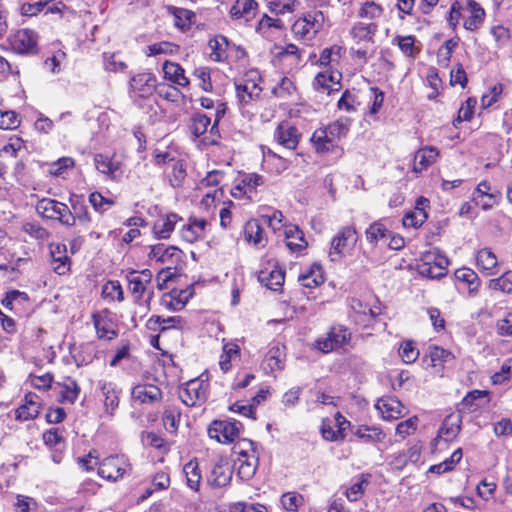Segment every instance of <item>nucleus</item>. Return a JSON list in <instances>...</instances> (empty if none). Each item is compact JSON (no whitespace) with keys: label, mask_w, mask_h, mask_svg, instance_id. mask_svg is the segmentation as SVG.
Here are the masks:
<instances>
[{"label":"nucleus","mask_w":512,"mask_h":512,"mask_svg":"<svg viewBox=\"0 0 512 512\" xmlns=\"http://www.w3.org/2000/svg\"><path fill=\"white\" fill-rule=\"evenodd\" d=\"M102 296L106 299L114 300L115 298L121 302L124 300V293L119 281H108L102 287Z\"/></svg>","instance_id":"54"},{"label":"nucleus","mask_w":512,"mask_h":512,"mask_svg":"<svg viewBox=\"0 0 512 512\" xmlns=\"http://www.w3.org/2000/svg\"><path fill=\"white\" fill-rule=\"evenodd\" d=\"M183 473L187 479V485L197 491L199 489L200 481H201V471L199 468V464L196 459L190 460L183 467Z\"/></svg>","instance_id":"35"},{"label":"nucleus","mask_w":512,"mask_h":512,"mask_svg":"<svg viewBox=\"0 0 512 512\" xmlns=\"http://www.w3.org/2000/svg\"><path fill=\"white\" fill-rule=\"evenodd\" d=\"M301 285L307 288H314L321 285L324 282V276L322 266L314 263L309 271L299 276Z\"/></svg>","instance_id":"32"},{"label":"nucleus","mask_w":512,"mask_h":512,"mask_svg":"<svg viewBox=\"0 0 512 512\" xmlns=\"http://www.w3.org/2000/svg\"><path fill=\"white\" fill-rule=\"evenodd\" d=\"M94 162L99 172L109 175L114 180H118L123 174L120 164L111 161L109 157L103 154H97L94 158Z\"/></svg>","instance_id":"25"},{"label":"nucleus","mask_w":512,"mask_h":512,"mask_svg":"<svg viewBox=\"0 0 512 512\" xmlns=\"http://www.w3.org/2000/svg\"><path fill=\"white\" fill-rule=\"evenodd\" d=\"M369 477L370 475L362 474L359 481L347 489L346 496L349 501L355 502L361 498V496L364 494L365 486H367L369 483Z\"/></svg>","instance_id":"53"},{"label":"nucleus","mask_w":512,"mask_h":512,"mask_svg":"<svg viewBox=\"0 0 512 512\" xmlns=\"http://www.w3.org/2000/svg\"><path fill=\"white\" fill-rule=\"evenodd\" d=\"M93 322L99 339L112 340L117 336L111 319L94 314Z\"/></svg>","instance_id":"31"},{"label":"nucleus","mask_w":512,"mask_h":512,"mask_svg":"<svg viewBox=\"0 0 512 512\" xmlns=\"http://www.w3.org/2000/svg\"><path fill=\"white\" fill-rule=\"evenodd\" d=\"M311 142L317 153L333 152L338 146L337 141L331 137L324 127L314 131Z\"/></svg>","instance_id":"22"},{"label":"nucleus","mask_w":512,"mask_h":512,"mask_svg":"<svg viewBox=\"0 0 512 512\" xmlns=\"http://www.w3.org/2000/svg\"><path fill=\"white\" fill-rule=\"evenodd\" d=\"M429 200L423 196L417 198L413 210L406 212L402 219L404 227L419 228L428 218L427 208H429Z\"/></svg>","instance_id":"10"},{"label":"nucleus","mask_w":512,"mask_h":512,"mask_svg":"<svg viewBox=\"0 0 512 512\" xmlns=\"http://www.w3.org/2000/svg\"><path fill=\"white\" fill-rule=\"evenodd\" d=\"M399 356L404 363L411 364L419 357V350L415 347L413 341H405L399 348Z\"/></svg>","instance_id":"57"},{"label":"nucleus","mask_w":512,"mask_h":512,"mask_svg":"<svg viewBox=\"0 0 512 512\" xmlns=\"http://www.w3.org/2000/svg\"><path fill=\"white\" fill-rule=\"evenodd\" d=\"M238 461L240 464L237 468V476L242 480L251 479L256 472L258 459L253 457V459L250 460L246 453H241V457Z\"/></svg>","instance_id":"36"},{"label":"nucleus","mask_w":512,"mask_h":512,"mask_svg":"<svg viewBox=\"0 0 512 512\" xmlns=\"http://www.w3.org/2000/svg\"><path fill=\"white\" fill-rule=\"evenodd\" d=\"M378 25L376 23L365 24L357 22L353 25L350 33L357 44L373 43V37L377 32Z\"/></svg>","instance_id":"24"},{"label":"nucleus","mask_w":512,"mask_h":512,"mask_svg":"<svg viewBox=\"0 0 512 512\" xmlns=\"http://www.w3.org/2000/svg\"><path fill=\"white\" fill-rule=\"evenodd\" d=\"M172 171L168 173V180L174 189L181 188L186 178V168L182 160L173 161Z\"/></svg>","instance_id":"41"},{"label":"nucleus","mask_w":512,"mask_h":512,"mask_svg":"<svg viewBox=\"0 0 512 512\" xmlns=\"http://www.w3.org/2000/svg\"><path fill=\"white\" fill-rule=\"evenodd\" d=\"M264 183L263 176L257 174V173H240L239 179L236 183V189L242 190V189H256L257 187L261 186Z\"/></svg>","instance_id":"42"},{"label":"nucleus","mask_w":512,"mask_h":512,"mask_svg":"<svg viewBox=\"0 0 512 512\" xmlns=\"http://www.w3.org/2000/svg\"><path fill=\"white\" fill-rule=\"evenodd\" d=\"M128 466L123 456H109L99 463L98 475L107 480L117 481L123 477Z\"/></svg>","instance_id":"8"},{"label":"nucleus","mask_w":512,"mask_h":512,"mask_svg":"<svg viewBox=\"0 0 512 512\" xmlns=\"http://www.w3.org/2000/svg\"><path fill=\"white\" fill-rule=\"evenodd\" d=\"M157 80L150 72L133 75L129 81V95L134 98H148L156 89Z\"/></svg>","instance_id":"5"},{"label":"nucleus","mask_w":512,"mask_h":512,"mask_svg":"<svg viewBox=\"0 0 512 512\" xmlns=\"http://www.w3.org/2000/svg\"><path fill=\"white\" fill-rule=\"evenodd\" d=\"M274 140L283 148L288 150H295L299 144L301 133L296 126L288 121H282L276 127Z\"/></svg>","instance_id":"9"},{"label":"nucleus","mask_w":512,"mask_h":512,"mask_svg":"<svg viewBox=\"0 0 512 512\" xmlns=\"http://www.w3.org/2000/svg\"><path fill=\"white\" fill-rule=\"evenodd\" d=\"M392 42L393 44H396L402 53L408 57H415L418 53V50L415 48V37L412 35H397L393 38Z\"/></svg>","instance_id":"46"},{"label":"nucleus","mask_w":512,"mask_h":512,"mask_svg":"<svg viewBox=\"0 0 512 512\" xmlns=\"http://www.w3.org/2000/svg\"><path fill=\"white\" fill-rule=\"evenodd\" d=\"M476 104H477V100L475 98H472V97L468 98L465 101V103H463L462 106L460 107V109L458 111V116L453 121V125L455 127H457V125L459 123H461L462 121L471 120L473 113H474V109L476 107Z\"/></svg>","instance_id":"55"},{"label":"nucleus","mask_w":512,"mask_h":512,"mask_svg":"<svg viewBox=\"0 0 512 512\" xmlns=\"http://www.w3.org/2000/svg\"><path fill=\"white\" fill-rule=\"evenodd\" d=\"M50 254L54 263H57L54 266L53 270L58 275H64L70 267V258L67 255V249L65 244L57 243L50 245Z\"/></svg>","instance_id":"21"},{"label":"nucleus","mask_w":512,"mask_h":512,"mask_svg":"<svg viewBox=\"0 0 512 512\" xmlns=\"http://www.w3.org/2000/svg\"><path fill=\"white\" fill-rule=\"evenodd\" d=\"M461 422L462 418L460 414H450L446 416L439 429L438 436H444L446 441L455 439L460 432Z\"/></svg>","instance_id":"27"},{"label":"nucleus","mask_w":512,"mask_h":512,"mask_svg":"<svg viewBox=\"0 0 512 512\" xmlns=\"http://www.w3.org/2000/svg\"><path fill=\"white\" fill-rule=\"evenodd\" d=\"M180 400L188 407L196 406L207 399L204 381L193 379L186 382L178 391Z\"/></svg>","instance_id":"7"},{"label":"nucleus","mask_w":512,"mask_h":512,"mask_svg":"<svg viewBox=\"0 0 512 512\" xmlns=\"http://www.w3.org/2000/svg\"><path fill=\"white\" fill-rule=\"evenodd\" d=\"M427 356L430 358L431 366L436 367L454 359V355L440 346L431 345L428 347Z\"/></svg>","instance_id":"40"},{"label":"nucleus","mask_w":512,"mask_h":512,"mask_svg":"<svg viewBox=\"0 0 512 512\" xmlns=\"http://www.w3.org/2000/svg\"><path fill=\"white\" fill-rule=\"evenodd\" d=\"M490 288L494 290H499L502 292H511L512 291V273L506 272L501 277L496 279H491Z\"/></svg>","instance_id":"63"},{"label":"nucleus","mask_w":512,"mask_h":512,"mask_svg":"<svg viewBox=\"0 0 512 512\" xmlns=\"http://www.w3.org/2000/svg\"><path fill=\"white\" fill-rule=\"evenodd\" d=\"M38 398L35 393L29 392L26 394L25 403L16 410V419L20 421L35 419L40 413Z\"/></svg>","instance_id":"19"},{"label":"nucleus","mask_w":512,"mask_h":512,"mask_svg":"<svg viewBox=\"0 0 512 512\" xmlns=\"http://www.w3.org/2000/svg\"><path fill=\"white\" fill-rule=\"evenodd\" d=\"M191 122H192L191 127H190L191 132L196 137H199L207 131V129L211 123V120L205 114L197 113V114L193 115Z\"/></svg>","instance_id":"56"},{"label":"nucleus","mask_w":512,"mask_h":512,"mask_svg":"<svg viewBox=\"0 0 512 512\" xmlns=\"http://www.w3.org/2000/svg\"><path fill=\"white\" fill-rule=\"evenodd\" d=\"M350 340L351 333L349 330L343 325H336L331 327L327 337L315 341L314 348L322 353H329L349 343Z\"/></svg>","instance_id":"3"},{"label":"nucleus","mask_w":512,"mask_h":512,"mask_svg":"<svg viewBox=\"0 0 512 512\" xmlns=\"http://www.w3.org/2000/svg\"><path fill=\"white\" fill-rule=\"evenodd\" d=\"M261 92V88L255 82L236 84V93L240 102L247 104Z\"/></svg>","instance_id":"39"},{"label":"nucleus","mask_w":512,"mask_h":512,"mask_svg":"<svg viewBox=\"0 0 512 512\" xmlns=\"http://www.w3.org/2000/svg\"><path fill=\"white\" fill-rule=\"evenodd\" d=\"M183 323V319L179 316H173L168 318H163L161 316H152L148 324L150 325V328H152V324L155 325H163L161 327V331H166L169 328H177L180 327Z\"/></svg>","instance_id":"60"},{"label":"nucleus","mask_w":512,"mask_h":512,"mask_svg":"<svg viewBox=\"0 0 512 512\" xmlns=\"http://www.w3.org/2000/svg\"><path fill=\"white\" fill-rule=\"evenodd\" d=\"M11 49L18 54H36L38 52V34L31 29H20L9 38Z\"/></svg>","instance_id":"4"},{"label":"nucleus","mask_w":512,"mask_h":512,"mask_svg":"<svg viewBox=\"0 0 512 512\" xmlns=\"http://www.w3.org/2000/svg\"><path fill=\"white\" fill-rule=\"evenodd\" d=\"M284 280L285 272L282 269H273L269 273L262 271L259 275V281L274 291L282 287Z\"/></svg>","instance_id":"33"},{"label":"nucleus","mask_w":512,"mask_h":512,"mask_svg":"<svg viewBox=\"0 0 512 512\" xmlns=\"http://www.w3.org/2000/svg\"><path fill=\"white\" fill-rule=\"evenodd\" d=\"M258 4L254 0H237L230 9L232 18H244L246 21L253 19L257 13Z\"/></svg>","instance_id":"23"},{"label":"nucleus","mask_w":512,"mask_h":512,"mask_svg":"<svg viewBox=\"0 0 512 512\" xmlns=\"http://www.w3.org/2000/svg\"><path fill=\"white\" fill-rule=\"evenodd\" d=\"M101 392L104 396V405L106 409L114 411L119 405L118 392L115 389V385L111 382H99Z\"/></svg>","instance_id":"37"},{"label":"nucleus","mask_w":512,"mask_h":512,"mask_svg":"<svg viewBox=\"0 0 512 512\" xmlns=\"http://www.w3.org/2000/svg\"><path fill=\"white\" fill-rule=\"evenodd\" d=\"M477 263L483 270L488 271V274H493L492 270L497 266V258L490 249L484 248L478 252Z\"/></svg>","instance_id":"47"},{"label":"nucleus","mask_w":512,"mask_h":512,"mask_svg":"<svg viewBox=\"0 0 512 512\" xmlns=\"http://www.w3.org/2000/svg\"><path fill=\"white\" fill-rule=\"evenodd\" d=\"M344 50L341 46L334 45L329 48H325L319 58V63L321 66H328L332 63H336L340 60Z\"/></svg>","instance_id":"51"},{"label":"nucleus","mask_w":512,"mask_h":512,"mask_svg":"<svg viewBox=\"0 0 512 512\" xmlns=\"http://www.w3.org/2000/svg\"><path fill=\"white\" fill-rule=\"evenodd\" d=\"M264 230L258 220L251 219L244 226V238L248 243L256 247H265L266 240L263 237Z\"/></svg>","instance_id":"26"},{"label":"nucleus","mask_w":512,"mask_h":512,"mask_svg":"<svg viewBox=\"0 0 512 512\" xmlns=\"http://www.w3.org/2000/svg\"><path fill=\"white\" fill-rule=\"evenodd\" d=\"M325 16L320 10H312L303 14L292 25V32L297 39L311 42L323 28Z\"/></svg>","instance_id":"1"},{"label":"nucleus","mask_w":512,"mask_h":512,"mask_svg":"<svg viewBox=\"0 0 512 512\" xmlns=\"http://www.w3.org/2000/svg\"><path fill=\"white\" fill-rule=\"evenodd\" d=\"M17 501L14 504L16 512H36L37 511V502L34 498L25 496V495H17Z\"/></svg>","instance_id":"64"},{"label":"nucleus","mask_w":512,"mask_h":512,"mask_svg":"<svg viewBox=\"0 0 512 512\" xmlns=\"http://www.w3.org/2000/svg\"><path fill=\"white\" fill-rule=\"evenodd\" d=\"M438 156L439 151L433 146L419 149L414 156L413 172L416 174L423 172L436 161Z\"/></svg>","instance_id":"18"},{"label":"nucleus","mask_w":512,"mask_h":512,"mask_svg":"<svg viewBox=\"0 0 512 512\" xmlns=\"http://www.w3.org/2000/svg\"><path fill=\"white\" fill-rule=\"evenodd\" d=\"M104 68L108 72H123L127 69V64L125 61L119 59L118 54L116 53H104Z\"/></svg>","instance_id":"52"},{"label":"nucleus","mask_w":512,"mask_h":512,"mask_svg":"<svg viewBox=\"0 0 512 512\" xmlns=\"http://www.w3.org/2000/svg\"><path fill=\"white\" fill-rule=\"evenodd\" d=\"M355 235L356 231L354 228L349 226L342 228L332 240L331 246L334 252L339 254L348 245L349 241L355 242Z\"/></svg>","instance_id":"34"},{"label":"nucleus","mask_w":512,"mask_h":512,"mask_svg":"<svg viewBox=\"0 0 512 512\" xmlns=\"http://www.w3.org/2000/svg\"><path fill=\"white\" fill-rule=\"evenodd\" d=\"M207 224L203 218L190 217L189 222L181 229V237L189 243H194L204 237Z\"/></svg>","instance_id":"15"},{"label":"nucleus","mask_w":512,"mask_h":512,"mask_svg":"<svg viewBox=\"0 0 512 512\" xmlns=\"http://www.w3.org/2000/svg\"><path fill=\"white\" fill-rule=\"evenodd\" d=\"M75 165V161L71 157H62L55 162H52L48 165L47 172L52 176H62L66 172L67 169L73 168Z\"/></svg>","instance_id":"49"},{"label":"nucleus","mask_w":512,"mask_h":512,"mask_svg":"<svg viewBox=\"0 0 512 512\" xmlns=\"http://www.w3.org/2000/svg\"><path fill=\"white\" fill-rule=\"evenodd\" d=\"M232 478V466L227 458H219L214 464L210 475L207 477L208 483L216 488L224 487L229 484Z\"/></svg>","instance_id":"11"},{"label":"nucleus","mask_w":512,"mask_h":512,"mask_svg":"<svg viewBox=\"0 0 512 512\" xmlns=\"http://www.w3.org/2000/svg\"><path fill=\"white\" fill-rule=\"evenodd\" d=\"M464 10L463 26L466 30L476 31L484 23L486 13L482 6L475 0H468Z\"/></svg>","instance_id":"12"},{"label":"nucleus","mask_w":512,"mask_h":512,"mask_svg":"<svg viewBox=\"0 0 512 512\" xmlns=\"http://www.w3.org/2000/svg\"><path fill=\"white\" fill-rule=\"evenodd\" d=\"M172 14L174 16V24L176 27L186 30L191 25V20L195 16V14L184 8H172Z\"/></svg>","instance_id":"48"},{"label":"nucleus","mask_w":512,"mask_h":512,"mask_svg":"<svg viewBox=\"0 0 512 512\" xmlns=\"http://www.w3.org/2000/svg\"><path fill=\"white\" fill-rule=\"evenodd\" d=\"M351 121L348 118H340L329 125H327L325 130L334 138L337 142L342 137H345L349 131Z\"/></svg>","instance_id":"44"},{"label":"nucleus","mask_w":512,"mask_h":512,"mask_svg":"<svg viewBox=\"0 0 512 512\" xmlns=\"http://www.w3.org/2000/svg\"><path fill=\"white\" fill-rule=\"evenodd\" d=\"M37 212L44 218L57 219L66 225H73L75 217L68 206L52 199H41L36 205Z\"/></svg>","instance_id":"2"},{"label":"nucleus","mask_w":512,"mask_h":512,"mask_svg":"<svg viewBox=\"0 0 512 512\" xmlns=\"http://www.w3.org/2000/svg\"><path fill=\"white\" fill-rule=\"evenodd\" d=\"M282 351L279 347H271L266 355V362L270 370H281L284 367L283 359L281 358Z\"/></svg>","instance_id":"62"},{"label":"nucleus","mask_w":512,"mask_h":512,"mask_svg":"<svg viewBox=\"0 0 512 512\" xmlns=\"http://www.w3.org/2000/svg\"><path fill=\"white\" fill-rule=\"evenodd\" d=\"M286 246L293 252H299L307 247L303 232L298 226H290L284 231Z\"/></svg>","instance_id":"29"},{"label":"nucleus","mask_w":512,"mask_h":512,"mask_svg":"<svg viewBox=\"0 0 512 512\" xmlns=\"http://www.w3.org/2000/svg\"><path fill=\"white\" fill-rule=\"evenodd\" d=\"M22 231L29 234L37 240H45L49 237V232L35 222H25L22 224Z\"/></svg>","instance_id":"61"},{"label":"nucleus","mask_w":512,"mask_h":512,"mask_svg":"<svg viewBox=\"0 0 512 512\" xmlns=\"http://www.w3.org/2000/svg\"><path fill=\"white\" fill-rule=\"evenodd\" d=\"M375 407L385 419H398L403 416L404 406L396 397L380 398Z\"/></svg>","instance_id":"16"},{"label":"nucleus","mask_w":512,"mask_h":512,"mask_svg":"<svg viewBox=\"0 0 512 512\" xmlns=\"http://www.w3.org/2000/svg\"><path fill=\"white\" fill-rule=\"evenodd\" d=\"M341 73L338 71L319 72L314 79L313 86L318 91H326L330 94L338 91L340 87Z\"/></svg>","instance_id":"13"},{"label":"nucleus","mask_w":512,"mask_h":512,"mask_svg":"<svg viewBox=\"0 0 512 512\" xmlns=\"http://www.w3.org/2000/svg\"><path fill=\"white\" fill-rule=\"evenodd\" d=\"M137 272L132 270L127 275V280L129 283V289L133 295L134 302L136 304H141V300L143 298L144 293L147 290V285H145L141 280L136 277Z\"/></svg>","instance_id":"45"},{"label":"nucleus","mask_w":512,"mask_h":512,"mask_svg":"<svg viewBox=\"0 0 512 512\" xmlns=\"http://www.w3.org/2000/svg\"><path fill=\"white\" fill-rule=\"evenodd\" d=\"M241 426L242 424L236 420H214L208 429V434L220 443H231L239 436Z\"/></svg>","instance_id":"6"},{"label":"nucleus","mask_w":512,"mask_h":512,"mask_svg":"<svg viewBox=\"0 0 512 512\" xmlns=\"http://www.w3.org/2000/svg\"><path fill=\"white\" fill-rule=\"evenodd\" d=\"M149 257L154 258L161 263L170 262L171 264H174L181 260L182 251L175 246L165 247L164 244H158L151 248Z\"/></svg>","instance_id":"17"},{"label":"nucleus","mask_w":512,"mask_h":512,"mask_svg":"<svg viewBox=\"0 0 512 512\" xmlns=\"http://www.w3.org/2000/svg\"><path fill=\"white\" fill-rule=\"evenodd\" d=\"M163 73L165 79L179 86L185 87L189 84L188 78L185 76L184 69L175 62L165 61L163 63Z\"/></svg>","instance_id":"28"},{"label":"nucleus","mask_w":512,"mask_h":512,"mask_svg":"<svg viewBox=\"0 0 512 512\" xmlns=\"http://www.w3.org/2000/svg\"><path fill=\"white\" fill-rule=\"evenodd\" d=\"M132 399L142 404H152L162 398L160 388L152 384H142L133 387L131 392Z\"/></svg>","instance_id":"14"},{"label":"nucleus","mask_w":512,"mask_h":512,"mask_svg":"<svg viewBox=\"0 0 512 512\" xmlns=\"http://www.w3.org/2000/svg\"><path fill=\"white\" fill-rule=\"evenodd\" d=\"M366 238L367 240L375 244L379 239L388 238L390 236V231L382 224L381 222L372 223L366 230Z\"/></svg>","instance_id":"50"},{"label":"nucleus","mask_w":512,"mask_h":512,"mask_svg":"<svg viewBox=\"0 0 512 512\" xmlns=\"http://www.w3.org/2000/svg\"><path fill=\"white\" fill-rule=\"evenodd\" d=\"M227 177L220 170H213L207 173L206 177L201 180L200 188H213L212 192H223L227 188Z\"/></svg>","instance_id":"30"},{"label":"nucleus","mask_w":512,"mask_h":512,"mask_svg":"<svg viewBox=\"0 0 512 512\" xmlns=\"http://www.w3.org/2000/svg\"><path fill=\"white\" fill-rule=\"evenodd\" d=\"M62 390L60 392L58 401L60 403L69 402L73 404L80 393V387L76 380L68 378L67 383L61 385Z\"/></svg>","instance_id":"38"},{"label":"nucleus","mask_w":512,"mask_h":512,"mask_svg":"<svg viewBox=\"0 0 512 512\" xmlns=\"http://www.w3.org/2000/svg\"><path fill=\"white\" fill-rule=\"evenodd\" d=\"M488 395L487 391L483 390H473L467 393V395L462 399L461 406L463 409H467L470 412L476 411L480 405L476 404V401L484 398Z\"/></svg>","instance_id":"59"},{"label":"nucleus","mask_w":512,"mask_h":512,"mask_svg":"<svg viewBox=\"0 0 512 512\" xmlns=\"http://www.w3.org/2000/svg\"><path fill=\"white\" fill-rule=\"evenodd\" d=\"M228 46L227 38L224 36H216L209 41V47L211 49V58L214 61L221 62L226 57V49Z\"/></svg>","instance_id":"43"},{"label":"nucleus","mask_w":512,"mask_h":512,"mask_svg":"<svg viewBox=\"0 0 512 512\" xmlns=\"http://www.w3.org/2000/svg\"><path fill=\"white\" fill-rule=\"evenodd\" d=\"M182 220L175 213L167 214L160 217L153 226V233L157 239H168L175 229V225L178 221Z\"/></svg>","instance_id":"20"},{"label":"nucleus","mask_w":512,"mask_h":512,"mask_svg":"<svg viewBox=\"0 0 512 512\" xmlns=\"http://www.w3.org/2000/svg\"><path fill=\"white\" fill-rule=\"evenodd\" d=\"M384 10L381 5L373 2V1H366L362 4L358 16L361 18H367V19H377L382 16Z\"/></svg>","instance_id":"58"}]
</instances>
